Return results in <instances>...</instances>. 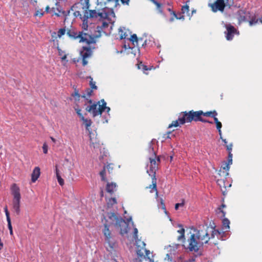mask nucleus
I'll use <instances>...</instances> for the list:
<instances>
[{
    "mask_svg": "<svg viewBox=\"0 0 262 262\" xmlns=\"http://www.w3.org/2000/svg\"><path fill=\"white\" fill-rule=\"evenodd\" d=\"M209 227L207 225L203 226L202 229L200 226L199 229L191 228L190 237L187 239L188 245L187 249L190 251L198 252L204 244L208 243L210 239L208 229Z\"/></svg>",
    "mask_w": 262,
    "mask_h": 262,
    "instance_id": "obj_1",
    "label": "nucleus"
},
{
    "mask_svg": "<svg viewBox=\"0 0 262 262\" xmlns=\"http://www.w3.org/2000/svg\"><path fill=\"white\" fill-rule=\"evenodd\" d=\"M106 217L107 219H106V221L108 223L106 224L110 225H114L115 226L119 227L121 235H124L128 232V223L121 217L118 216L114 212L107 213Z\"/></svg>",
    "mask_w": 262,
    "mask_h": 262,
    "instance_id": "obj_2",
    "label": "nucleus"
},
{
    "mask_svg": "<svg viewBox=\"0 0 262 262\" xmlns=\"http://www.w3.org/2000/svg\"><path fill=\"white\" fill-rule=\"evenodd\" d=\"M11 194L13 195L12 200V209L13 211L16 215H18L20 213V204L21 195L20 189L16 184H13L11 187Z\"/></svg>",
    "mask_w": 262,
    "mask_h": 262,
    "instance_id": "obj_3",
    "label": "nucleus"
},
{
    "mask_svg": "<svg viewBox=\"0 0 262 262\" xmlns=\"http://www.w3.org/2000/svg\"><path fill=\"white\" fill-rule=\"evenodd\" d=\"M106 102L104 99H101L98 103H94L91 105L88 106L85 110L89 113L92 114L94 117L101 115L103 112V108L105 107Z\"/></svg>",
    "mask_w": 262,
    "mask_h": 262,
    "instance_id": "obj_4",
    "label": "nucleus"
},
{
    "mask_svg": "<svg viewBox=\"0 0 262 262\" xmlns=\"http://www.w3.org/2000/svg\"><path fill=\"white\" fill-rule=\"evenodd\" d=\"M150 160V167L149 169L147 170V172L149 174V175L151 177L152 179V189L155 190L157 191V180L156 178V171L158 168V166L157 165V162L155 158H149ZM151 188V185L149 187Z\"/></svg>",
    "mask_w": 262,
    "mask_h": 262,
    "instance_id": "obj_5",
    "label": "nucleus"
},
{
    "mask_svg": "<svg viewBox=\"0 0 262 262\" xmlns=\"http://www.w3.org/2000/svg\"><path fill=\"white\" fill-rule=\"evenodd\" d=\"M79 38L80 42H85L88 45L95 43V38L99 37V35H93L89 32H79Z\"/></svg>",
    "mask_w": 262,
    "mask_h": 262,
    "instance_id": "obj_6",
    "label": "nucleus"
},
{
    "mask_svg": "<svg viewBox=\"0 0 262 262\" xmlns=\"http://www.w3.org/2000/svg\"><path fill=\"white\" fill-rule=\"evenodd\" d=\"M110 226L106 223L104 224L102 232L105 236V242L108 244L111 249H113L115 246V241L113 238L111 232L109 229Z\"/></svg>",
    "mask_w": 262,
    "mask_h": 262,
    "instance_id": "obj_7",
    "label": "nucleus"
},
{
    "mask_svg": "<svg viewBox=\"0 0 262 262\" xmlns=\"http://www.w3.org/2000/svg\"><path fill=\"white\" fill-rule=\"evenodd\" d=\"M88 15V19L89 18H97L100 17L101 18H105L107 17L108 15L106 12L103 11H97L96 10H91L88 11L85 10L83 16Z\"/></svg>",
    "mask_w": 262,
    "mask_h": 262,
    "instance_id": "obj_8",
    "label": "nucleus"
},
{
    "mask_svg": "<svg viewBox=\"0 0 262 262\" xmlns=\"http://www.w3.org/2000/svg\"><path fill=\"white\" fill-rule=\"evenodd\" d=\"M250 12L245 9L238 10L235 14L238 20V23L240 25L243 22L248 21L250 18Z\"/></svg>",
    "mask_w": 262,
    "mask_h": 262,
    "instance_id": "obj_9",
    "label": "nucleus"
},
{
    "mask_svg": "<svg viewBox=\"0 0 262 262\" xmlns=\"http://www.w3.org/2000/svg\"><path fill=\"white\" fill-rule=\"evenodd\" d=\"M224 27L226 28V31L225 32V34H226V38L227 40H232L234 34L237 33L238 32L237 30L231 24H224Z\"/></svg>",
    "mask_w": 262,
    "mask_h": 262,
    "instance_id": "obj_10",
    "label": "nucleus"
},
{
    "mask_svg": "<svg viewBox=\"0 0 262 262\" xmlns=\"http://www.w3.org/2000/svg\"><path fill=\"white\" fill-rule=\"evenodd\" d=\"M203 114V112L202 111L193 112V111H190L188 114L187 120L189 122H191L192 121H200L202 119L201 115Z\"/></svg>",
    "mask_w": 262,
    "mask_h": 262,
    "instance_id": "obj_11",
    "label": "nucleus"
},
{
    "mask_svg": "<svg viewBox=\"0 0 262 262\" xmlns=\"http://www.w3.org/2000/svg\"><path fill=\"white\" fill-rule=\"evenodd\" d=\"M212 10L213 12L220 11L223 12L225 7L224 0H217L214 3L211 5Z\"/></svg>",
    "mask_w": 262,
    "mask_h": 262,
    "instance_id": "obj_12",
    "label": "nucleus"
},
{
    "mask_svg": "<svg viewBox=\"0 0 262 262\" xmlns=\"http://www.w3.org/2000/svg\"><path fill=\"white\" fill-rule=\"evenodd\" d=\"M178 227L180 229L177 231V232L179 233L180 235L178 237V241H182V242H184L185 241V229L183 227L182 224H178Z\"/></svg>",
    "mask_w": 262,
    "mask_h": 262,
    "instance_id": "obj_13",
    "label": "nucleus"
},
{
    "mask_svg": "<svg viewBox=\"0 0 262 262\" xmlns=\"http://www.w3.org/2000/svg\"><path fill=\"white\" fill-rule=\"evenodd\" d=\"M92 50L90 47H83V51L80 52V55L82 58H86L91 56Z\"/></svg>",
    "mask_w": 262,
    "mask_h": 262,
    "instance_id": "obj_14",
    "label": "nucleus"
},
{
    "mask_svg": "<svg viewBox=\"0 0 262 262\" xmlns=\"http://www.w3.org/2000/svg\"><path fill=\"white\" fill-rule=\"evenodd\" d=\"M40 168L38 167H36L34 169L31 174V181L34 183L40 176Z\"/></svg>",
    "mask_w": 262,
    "mask_h": 262,
    "instance_id": "obj_15",
    "label": "nucleus"
},
{
    "mask_svg": "<svg viewBox=\"0 0 262 262\" xmlns=\"http://www.w3.org/2000/svg\"><path fill=\"white\" fill-rule=\"evenodd\" d=\"M116 184L115 183H107L106 187V191L111 194L116 191Z\"/></svg>",
    "mask_w": 262,
    "mask_h": 262,
    "instance_id": "obj_16",
    "label": "nucleus"
},
{
    "mask_svg": "<svg viewBox=\"0 0 262 262\" xmlns=\"http://www.w3.org/2000/svg\"><path fill=\"white\" fill-rule=\"evenodd\" d=\"M119 0H106L104 2V4L106 5L107 4H109L110 3H113L114 4V7H117L118 5H119ZM121 3L123 4H126L128 5L129 3V0H120Z\"/></svg>",
    "mask_w": 262,
    "mask_h": 262,
    "instance_id": "obj_17",
    "label": "nucleus"
},
{
    "mask_svg": "<svg viewBox=\"0 0 262 262\" xmlns=\"http://www.w3.org/2000/svg\"><path fill=\"white\" fill-rule=\"evenodd\" d=\"M188 113L183 112L182 116H180L178 119L180 124H184L186 122H189L187 120V116Z\"/></svg>",
    "mask_w": 262,
    "mask_h": 262,
    "instance_id": "obj_18",
    "label": "nucleus"
},
{
    "mask_svg": "<svg viewBox=\"0 0 262 262\" xmlns=\"http://www.w3.org/2000/svg\"><path fill=\"white\" fill-rule=\"evenodd\" d=\"M155 142H156L155 140H154V139L152 140L149 143L148 149L149 153L151 155H152L155 157H156V151L154 150V147L153 145H154V144H155Z\"/></svg>",
    "mask_w": 262,
    "mask_h": 262,
    "instance_id": "obj_19",
    "label": "nucleus"
},
{
    "mask_svg": "<svg viewBox=\"0 0 262 262\" xmlns=\"http://www.w3.org/2000/svg\"><path fill=\"white\" fill-rule=\"evenodd\" d=\"M67 34L72 39H75L77 38H79V32L77 33L73 30H70L67 32Z\"/></svg>",
    "mask_w": 262,
    "mask_h": 262,
    "instance_id": "obj_20",
    "label": "nucleus"
},
{
    "mask_svg": "<svg viewBox=\"0 0 262 262\" xmlns=\"http://www.w3.org/2000/svg\"><path fill=\"white\" fill-rule=\"evenodd\" d=\"M231 165L228 163L227 162H224L223 163V165H222L221 168H222L223 170H225L226 171L225 177L226 178V177L229 175L228 171L230 169V166Z\"/></svg>",
    "mask_w": 262,
    "mask_h": 262,
    "instance_id": "obj_21",
    "label": "nucleus"
},
{
    "mask_svg": "<svg viewBox=\"0 0 262 262\" xmlns=\"http://www.w3.org/2000/svg\"><path fill=\"white\" fill-rule=\"evenodd\" d=\"M222 223L223 229L226 230V231H227L228 229H229L230 221L227 218H225L224 217Z\"/></svg>",
    "mask_w": 262,
    "mask_h": 262,
    "instance_id": "obj_22",
    "label": "nucleus"
},
{
    "mask_svg": "<svg viewBox=\"0 0 262 262\" xmlns=\"http://www.w3.org/2000/svg\"><path fill=\"white\" fill-rule=\"evenodd\" d=\"M55 173L58 183L60 185L62 186L64 184V180L61 178V176H60L57 166H56Z\"/></svg>",
    "mask_w": 262,
    "mask_h": 262,
    "instance_id": "obj_23",
    "label": "nucleus"
},
{
    "mask_svg": "<svg viewBox=\"0 0 262 262\" xmlns=\"http://www.w3.org/2000/svg\"><path fill=\"white\" fill-rule=\"evenodd\" d=\"M88 15L83 16L82 17V29L83 30L88 31Z\"/></svg>",
    "mask_w": 262,
    "mask_h": 262,
    "instance_id": "obj_24",
    "label": "nucleus"
},
{
    "mask_svg": "<svg viewBox=\"0 0 262 262\" xmlns=\"http://www.w3.org/2000/svg\"><path fill=\"white\" fill-rule=\"evenodd\" d=\"M138 229L136 228H134V238L136 241V243L137 244V246H140V243L142 242L140 239L138 238Z\"/></svg>",
    "mask_w": 262,
    "mask_h": 262,
    "instance_id": "obj_25",
    "label": "nucleus"
},
{
    "mask_svg": "<svg viewBox=\"0 0 262 262\" xmlns=\"http://www.w3.org/2000/svg\"><path fill=\"white\" fill-rule=\"evenodd\" d=\"M138 68L139 69L142 70L143 71V72L146 74H147V73H146L145 71L151 69V68H148L146 66L144 65L142 62H140L139 64H138Z\"/></svg>",
    "mask_w": 262,
    "mask_h": 262,
    "instance_id": "obj_26",
    "label": "nucleus"
},
{
    "mask_svg": "<svg viewBox=\"0 0 262 262\" xmlns=\"http://www.w3.org/2000/svg\"><path fill=\"white\" fill-rule=\"evenodd\" d=\"M130 40L132 42L134 46L138 45V38L136 34H134L131 36Z\"/></svg>",
    "mask_w": 262,
    "mask_h": 262,
    "instance_id": "obj_27",
    "label": "nucleus"
},
{
    "mask_svg": "<svg viewBox=\"0 0 262 262\" xmlns=\"http://www.w3.org/2000/svg\"><path fill=\"white\" fill-rule=\"evenodd\" d=\"M108 26V24L106 22H103L101 26H97V31L99 32V34L100 35V31L104 29L105 28Z\"/></svg>",
    "mask_w": 262,
    "mask_h": 262,
    "instance_id": "obj_28",
    "label": "nucleus"
},
{
    "mask_svg": "<svg viewBox=\"0 0 262 262\" xmlns=\"http://www.w3.org/2000/svg\"><path fill=\"white\" fill-rule=\"evenodd\" d=\"M209 229H211L212 230L211 231V236L209 237H210V238H213L215 237V235L216 234H221V232L217 230H215L214 227L213 228H210L208 229V230Z\"/></svg>",
    "mask_w": 262,
    "mask_h": 262,
    "instance_id": "obj_29",
    "label": "nucleus"
},
{
    "mask_svg": "<svg viewBox=\"0 0 262 262\" xmlns=\"http://www.w3.org/2000/svg\"><path fill=\"white\" fill-rule=\"evenodd\" d=\"M87 78L90 79V85L92 89H97V86L96 85V83L93 81V78L91 76H88Z\"/></svg>",
    "mask_w": 262,
    "mask_h": 262,
    "instance_id": "obj_30",
    "label": "nucleus"
},
{
    "mask_svg": "<svg viewBox=\"0 0 262 262\" xmlns=\"http://www.w3.org/2000/svg\"><path fill=\"white\" fill-rule=\"evenodd\" d=\"M140 246H138V247H141L140 249H138L137 251V254L139 257H142L145 256L144 255V251L142 249V245L141 244V243H140Z\"/></svg>",
    "mask_w": 262,
    "mask_h": 262,
    "instance_id": "obj_31",
    "label": "nucleus"
},
{
    "mask_svg": "<svg viewBox=\"0 0 262 262\" xmlns=\"http://www.w3.org/2000/svg\"><path fill=\"white\" fill-rule=\"evenodd\" d=\"M117 203V200L115 198L110 199L107 201V205L110 207H112L114 204Z\"/></svg>",
    "mask_w": 262,
    "mask_h": 262,
    "instance_id": "obj_32",
    "label": "nucleus"
},
{
    "mask_svg": "<svg viewBox=\"0 0 262 262\" xmlns=\"http://www.w3.org/2000/svg\"><path fill=\"white\" fill-rule=\"evenodd\" d=\"M249 25L250 26H252L254 25H255L258 22V19H256L255 18H254L253 17H252L250 15V18L248 20Z\"/></svg>",
    "mask_w": 262,
    "mask_h": 262,
    "instance_id": "obj_33",
    "label": "nucleus"
},
{
    "mask_svg": "<svg viewBox=\"0 0 262 262\" xmlns=\"http://www.w3.org/2000/svg\"><path fill=\"white\" fill-rule=\"evenodd\" d=\"M86 127V129L89 130V127L91 125L92 121L91 120H88L84 117V119L82 120Z\"/></svg>",
    "mask_w": 262,
    "mask_h": 262,
    "instance_id": "obj_34",
    "label": "nucleus"
},
{
    "mask_svg": "<svg viewBox=\"0 0 262 262\" xmlns=\"http://www.w3.org/2000/svg\"><path fill=\"white\" fill-rule=\"evenodd\" d=\"M100 176L101 178V180L103 181H106V178L105 177V167L103 168V169L100 172Z\"/></svg>",
    "mask_w": 262,
    "mask_h": 262,
    "instance_id": "obj_35",
    "label": "nucleus"
},
{
    "mask_svg": "<svg viewBox=\"0 0 262 262\" xmlns=\"http://www.w3.org/2000/svg\"><path fill=\"white\" fill-rule=\"evenodd\" d=\"M4 211L5 212V214H6V219H7V221L8 223H9V222H11V219H10V214H9V212L8 210V209H7V207H5L4 208Z\"/></svg>",
    "mask_w": 262,
    "mask_h": 262,
    "instance_id": "obj_36",
    "label": "nucleus"
},
{
    "mask_svg": "<svg viewBox=\"0 0 262 262\" xmlns=\"http://www.w3.org/2000/svg\"><path fill=\"white\" fill-rule=\"evenodd\" d=\"M75 110L76 112V113L77 114V115H78L79 118H80V119L81 120H83L84 119V116L81 113V110L80 108H75Z\"/></svg>",
    "mask_w": 262,
    "mask_h": 262,
    "instance_id": "obj_37",
    "label": "nucleus"
},
{
    "mask_svg": "<svg viewBox=\"0 0 262 262\" xmlns=\"http://www.w3.org/2000/svg\"><path fill=\"white\" fill-rule=\"evenodd\" d=\"M82 8L88 9L90 7L89 0H84Z\"/></svg>",
    "mask_w": 262,
    "mask_h": 262,
    "instance_id": "obj_38",
    "label": "nucleus"
},
{
    "mask_svg": "<svg viewBox=\"0 0 262 262\" xmlns=\"http://www.w3.org/2000/svg\"><path fill=\"white\" fill-rule=\"evenodd\" d=\"M179 122L178 120L173 121L171 124H169L168 128H171L172 127H177L179 126Z\"/></svg>",
    "mask_w": 262,
    "mask_h": 262,
    "instance_id": "obj_39",
    "label": "nucleus"
},
{
    "mask_svg": "<svg viewBox=\"0 0 262 262\" xmlns=\"http://www.w3.org/2000/svg\"><path fill=\"white\" fill-rule=\"evenodd\" d=\"M72 96L74 97H77L75 98V99H77L78 100L79 99V98L80 97V95L79 94L78 91L76 89H75L74 93L72 94Z\"/></svg>",
    "mask_w": 262,
    "mask_h": 262,
    "instance_id": "obj_40",
    "label": "nucleus"
},
{
    "mask_svg": "<svg viewBox=\"0 0 262 262\" xmlns=\"http://www.w3.org/2000/svg\"><path fill=\"white\" fill-rule=\"evenodd\" d=\"M185 201L184 200H182V202L180 203H177L175 204L174 208L176 210H178L179 207H183L184 205Z\"/></svg>",
    "mask_w": 262,
    "mask_h": 262,
    "instance_id": "obj_41",
    "label": "nucleus"
},
{
    "mask_svg": "<svg viewBox=\"0 0 262 262\" xmlns=\"http://www.w3.org/2000/svg\"><path fill=\"white\" fill-rule=\"evenodd\" d=\"M226 207V205L224 204H223L219 208V209L220 210V211L222 213V217H224L226 215V212L224 211V210H222V208H225Z\"/></svg>",
    "mask_w": 262,
    "mask_h": 262,
    "instance_id": "obj_42",
    "label": "nucleus"
},
{
    "mask_svg": "<svg viewBox=\"0 0 262 262\" xmlns=\"http://www.w3.org/2000/svg\"><path fill=\"white\" fill-rule=\"evenodd\" d=\"M141 243V244L142 245V249H143L144 252H145L146 253V256H148V255L150 253V251L149 250H146L145 248V247L146 245H145V243L144 242H142Z\"/></svg>",
    "mask_w": 262,
    "mask_h": 262,
    "instance_id": "obj_43",
    "label": "nucleus"
},
{
    "mask_svg": "<svg viewBox=\"0 0 262 262\" xmlns=\"http://www.w3.org/2000/svg\"><path fill=\"white\" fill-rule=\"evenodd\" d=\"M157 4H155L157 6V9L159 11V12L162 14H163V10L161 8V4L158 3V2H156Z\"/></svg>",
    "mask_w": 262,
    "mask_h": 262,
    "instance_id": "obj_44",
    "label": "nucleus"
},
{
    "mask_svg": "<svg viewBox=\"0 0 262 262\" xmlns=\"http://www.w3.org/2000/svg\"><path fill=\"white\" fill-rule=\"evenodd\" d=\"M90 145L92 146H93V147L94 148H96L99 147V143H94L92 140V139L90 137Z\"/></svg>",
    "mask_w": 262,
    "mask_h": 262,
    "instance_id": "obj_45",
    "label": "nucleus"
},
{
    "mask_svg": "<svg viewBox=\"0 0 262 262\" xmlns=\"http://www.w3.org/2000/svg\"><path fill=\"white\" fill-rule=\"evenodd\" d=\"M164 259L167 260L168 261H172V253H167L166 254V257L164 258Z\"/></svg>",
    "mask_w": 262,
    "mask_h": 262,
    "instance_id": "obj_46",
    "label": "nucleus"
},
{
    "mask_svg": "<svg viewBox=\"0 0 262 262\" xmlns=\"http://www.w3.org/2000/svg\"><path fill=\"white\" fill-rule=\"evenodd\" d=\"M66 33V29L64 28H61L59 29L58 32V37H60L62 35H64Z\"/></svg>",
    "mask_w": 262,
    "mask_h": 262,
    "instance_id": "obj_47",
    "label": "nucleus"
},
{
    "mask_svg": "<svg viewBox=\"0 0 262 262\" xmlns=\"http://www.w3.org/2000/svg\"><path fill=\"white\" fill-rule=\"evenodd\" d=\"M227 162L230 165L232 164V154L230 152L228 154V161Z\"/></svg>",
    "mask_w": 262,
    "mask_h": 262,
    "instance_id": "obj_48",
    "label": "nucleus"
},
{
    "mask_svg": "<svg viewBox=\"0 0 262 262\" xmlns=\"http://www.w3.org/2000/svg\"><path fill=\"white\" fill-rule=\"evenodd\" d=\"M119 33H121L120 34V39H124V38H126V36H127V35H125V33H124V34H122V33H123V30H122V28H120V29H119Z\"/></svg>",
    "mask_w": 262,
    "mask_h": 262,
    "instance_id": "obj_49",
    "label": "nucleus"
},
{
    "mask_svg": "<svg viewBox=\"0 0 262 262\" xmlns=\"http://www.w3.org/2000/svg\"><path fill=\"white\" fill-rule=\"evenodd\" d=\"M48 146L46 143H44L42 146L43 152L46 154L48 152Z\"/></svg>",
    "mask_w": 262,
    "mask_h": 262,
    "instance_id": "obj_50",
    "label": "nucleus"
},
{
    "mask_svg": "<svg viewBox=\"0 0 262 262\" xmlns=\"http://www.w3.org/2000/svg\"><path fill=\"white\" fill-rule=\"evenodd\" d=\"M203 115L204 116L212 117V115H214V111H213V112H211V111H210V112H205V113L203 112Z\"/></svg>",
    "mask_w": 262,
    "mask_h": 262,
    "instance_id": "obj_51",
    "label": "nucleus"
},
{
    "mask_svg": "<svg viewBox=\"0 0 262 262\" xmlns=\"http://www.w3.org/2000/svg\"><path fill=\"white\" fill-rule=\"evenodd\" d=\"M182 11L183 13H188L189 12V6L187 5L183 6Z\"/></svg>",
    "mask_w": 262,
    "mask_h": 262,
    "instance_id": "obj_52",
    "label": "nucleus"
},
{
    "mask_svg": "<svg viewBox=\"0 0 262 262\" xmlns=\"http://www.w3.org/2000/svg\"><path fill=\"white\" fill-rule=\"evenodd\" d=\"M217 115V113L215 111H214V115H212V117L213 118L214 122L215 124L219 123L220 121H219L218 119L216 117V116Z\"/></svg>",
    "mask_w": 262,
    "mask_h": 262,
    "instance_id": "obj_53",
    "label": "nucleus"
},
{
    "mask_svg": "<svg viewBox=\"0 0 262 262\" xmlns=\"http://www.w3.org/2000/svg\"><path fill=\"white\" fill-rule=\"evenodd\" d=\"M85 93L86 94L85 95L88 97H90L93 93V91L90 89H87L85 91Z\"/></svg>",
    "mask_w": 262,
    "mask_h": 262,
    "instance_id": "obj_54",
    "label": "nucleus"
},
{
    "mask_svg": "<svg viewBox=\"0 0 262 262\" xmlns=\"http://www.w3.org/2000/svg\"><path fill=\"white\" fill-rule=\"evenodd\" d=\"M44 14V12L42 11V10H37L36 12H35V16H39V17H41L42 16H43Z\"/></svg>",
    "mask_w": 262,
    "mask_h": 262,
    "instance_id": "obj_55",
    "label": "nucleus"
},
{
    "mask_svg": "<svg viewBox=\"0 0 262 262\" xmlns=\"http://www.w3.org/2000/svg\"><path fill=\"white\" fill-rule=\"evenodd\" d=\"M8 227L10 231V233L11 235L13 234V230H12V226L11 225V222L8 223Z\"/></svg>",
    "mask_w": 262,
    "mask_h": 262,
    "instance_id": "obj_56",
    "label": "nucleus"
},
{
    "mask_svg": "<svg viewBox=\"0 0 262 262\" xmlns=\"http://www.w3.org/2000/svg\"><path fill=\"white\" fill-rule=\"evenodd\" d=\"M232 144L230 143L229 145H228L226 146L227 150L228 151V154L231 152L232 149Z\"/></svg>",
    "mask_w": 262,
    "mask_h": 262,
    "instance_id": "obj_57",
    "label": "nucleus"
},
{
    "mask_svg": "<svg viewBox=\"0 0 262 262\" xmlns=\"http://www.w3.org/2000/svg\"><path fill=\"white\" fill-rule=\"evenodd\" d=\"M74 15L76 16V17H78V16H79L80 17L81 19H82V17L80 11H75L74 13Z\"/></svg>",
    "mask_w": 262,
    "mask_h": 262,
    "instance_id": "obj_58",
    "label": "nucleus"
},
{
    "mask_svg": "<svg viewBox=\"0 0 262 262\" xmlns=\"http://www.w3.org/2000/svg\"><path fill=\"white\" fill-rule=\"evenodd\" d=\"M216 128L218 130H221V128L222 126V124L221 122H220L219 123H216Z\"/></svg>",
    "mask_w": 262,
    "mask_h": 262,
    "instance_id": "obj_59",
    "label": "nucleus"
},
{
    "mask_svg": "<svg viewBox=\"0 0 262 262\" xmlns=\"http://www.w3.org/2000/svg\"><path fill=\"white\" fill-rule=\"evenodd\" d=\"M216 183H217L218 185H220L221 186V185L223 183L224 185V180H220V179H218L217 181H216Z\"/></svg>",
    "mask_w": 262,
    "mask_h": 262,
    "instance_id": "obj_60",
    "label": "nucleus"
},
{
    "mask_svg": "<svg viewBox=\"0 0 262 262\" xmlns=\"http://www.w3.org/2000/svg\"><path fill=\"white\" fill-rule=\"evenodd\" d=\"M82 97H83V98H85L86 100H88V102H89V103H91H91H92V100H91V99H89L86 97V96L85 95V94H84V95H82Z\"/></svg>",
    "mask_w": 262,
    "mask_h": 262,
    "instance_id": "obj_61",
    "label": "nucleus"
},
{
    "mask_svg": "<svg viewBox=\"0 0 262 262\" xmlns=\"http://www.w3.org/2000/svg\"><path fill=\"white\" fill-rule=\"evenodd\" d=\"M70 12V10H68V11H62L61 12V13H62L63 15H64V16H67V15H68L69 14Z\"/></svg>",
    "mask_w": 262,
    "mask_h": 262,
    "instance_id": "obj_62",
    "label": "nucleus"
},
{
    "mask_svg": "<svg viewBox=\"0 0 262 262\" xmlns=\"http://www.w3.org/2000/svg\"><path fill=\"white\" fill-rule=\"evenodd\" d=\"M172 13L173 14V15L177 18V19H184V16H182L180 17H177V15H176V14L174 12H172Z\"/></svg>",
    "mask_w": 262,
    "mask_h": 262,
    "instance_id": "obj_63",
    "label": "nucleus"
},
{
    "mask_svg": "<svg viewBox=\"0 0 262 262\" xmlns=\"http://www.w3.org/2000/svg\"><path fill=\"white\" fill-rule=\"evenodd\" d=\"M88 61L86 60V58H82V65L85 66L87 64Z\"/></svg>",
    "mask_w": 262,
    "mask_h": 262,
    "instance_id": "obj_64",
    "label": "nucleus"
}]
</instances>
